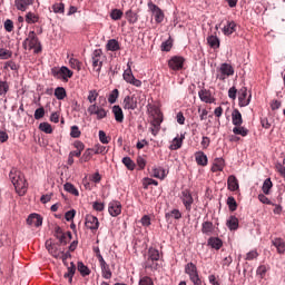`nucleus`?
Here are the masks:
<instances>
[{"label": "nucleus", "mask_w": 285, "mask_h": 285, "mask_svg": "<svg viewBox=\"0 0 285 285\" xmlns=\"http://www.w3.org/2000/svg\"><path fill=\"white\" fill-rule=\"evenodd\" d=\"M144 257L145 262L142 267L145 271H151V273H155V271H159V268H161V254L159 253V249L149 247Z\"/></svg>", "instance_id": "f257e3e1"}, {"label": "nucleus", "mask_w": 285, "mask_h": 285, "mask_svg": "<svg viewBox=\"0 0 285 285\" xmlns=\"http://www.w3.org/2000/svg\"><path fill=\"white\" fill-rule=\"evenodd\" d=\"M9 178L16 188V193H18L20 197H23V195L28 193V181L26 180L23 173L17 169H11Z\"/></svg>", "instance_id": "f03ea898"}, {"label": "nucleus", "mask_w": 285, "mask_h": 285, "mask_svg": "<svg viewBox=\"0 0 285 285\" xmlns=\"http://www.w3.org/2000/svg\"><path fill=\"white\" fill-rule=\"evenodd\" d=\"M39 46V38L37 37V33L35 31H30L28 37L22 42V48L24 50H33L36 53L41 52V47L37 48Z\"/></svg>", "instance_id": "7ed1b4c3"}, {"label": "nucleus", "mask_w": 285, "mask_h": 285, "mask_svg": "<svg viewBox=\"0 0 285 285\" xmlns=\"http://www.w3.org/2000/svg\"><path fill=\"white\" fill-rule=\"evenodd\" d=\"M185 273L188 275L190 282L194 285H202V278L199 277V271L197 269V265L194 263H188L185 265Z\"/></svg>", "instance_id": "20e7f679"}, {"label": "nucleus", "mask_w": 285, "mask_h": 285, "mask_svg": "<svg viewBox=\"0 0 285 285\" xmlns=\"http://www.w3.org/2000/svg\"><path fill=\"white\" fill-rule=\"evenodd\" d=\"M235 75V69L230 63H222L220 67L217 70L216 78H218L220 81H226L228 77H233Z\"/></svg>", "instance_id": "39448f33"}, {"label": "nucleus", "mask_w": 285, "mask_h": 285, "mask_svg": "<svg viewBox=\"0 0 285 285\" xmlns=\"http://www.w3.org/2000/svg\"><path fill=\"white\" fill-rule=\"evenodd\" d=\"M91 63L96 72H101V68L104 67V51L101 49H96L92 52Z\"/></svg>", "instance_id": "423d86ee"}, {"label": "nucleus", "mask_w": 285, "mask_h": 285, "mask_svg": "<svg viewBox=\"0 0 285 285\" xmlns=\"http://www.w3.org/2000/svg\"><path fill=\"white\" fill-rule=\"evenodd\" d=\"M122 78L127 83L135 86L136 88H141V80L135 78L132 75V69L130 68V62L127 63V69L122 73Z\"/></svg>", "instance_id": "0eeeda50"}, {"label": "nucleus", "mask_w": 285, "mask_h": 285, "mask_svg": "<svg viewBox=\"0 0 285 285\" xmlns=\"http://www.w3.org/2000/svg\"><path fill=\"white\" fill-rule=\"evenodd\" d=\"M85 226L95 235L97 230H99V218H97V216L88 214L85 217Z\"/></svg>", "instance_id": "6e6552de"}, {"label": "nucleus", "mask_w": 285, "mask_h": 285, "mask_svg": "<svg viewBox=\"0 0 285 285\" xmlns=\"http://www.w3.org/2000/svg\"><path fill=\"white\" fill-rule=\"evenodd\" d=\"M51 75L57 77V79H63L65 81H67L68 79H71L73 72L68 67H61L60 69H51Z\"/></svg>", "instance_id": "1a4fd4ad"}, {"label": "nucleus", "mask_w": 285, "mask_h": 285, "mask_svg": "<svg viewBox=\"0 0 285 285\" xmlns=\"http://www.w3.org/2000/svg\"><path fill=\"white\" fill-rule=\"evenodd\" d=\"M148 8L150 10V12L153 13V17L156 21V23H163L164 22V11L161 10V8H159L157 4L153 3V2H148Z\"/></svg>", "instance_id": "9d476101"}, {"label": "nucleus", "mask_w": 285, "mask_h": 285, "mask_svg": "<svg viewBox=\"0 0 285 285\" xmlns=\"http://www.w3.org/2000/svg\"><path fill=\"white\" fill-rule=\"evenodd\" d=\"M181 202L187 213H190V210H193V204H195V199L193 198V194H190L189 189H185L181 191Z\"/></svg>", "instance_id": "9b49d317"}, {"label": "nucleus", "mask_w": 285, "mask_h": 285, "mask_svg": "<svg viewBox=\"0 0 285 285\" xmlns=\"http://www.w3.org/2000/svg\"><path fill=\"white\" fill-rule=\"evenodd\" d=\"M185 61L184 57L175 56L168 61V67L174 71L184 70Z\"/></svg>", "instance_id": "f8f14e48"}, {"label": "nucleus", "mask_w": 285, "mask_h": 285, "mask_svg": "<svg viewBox=\"0 0 285 285\" xmlns=\"http://www.w3.org/2000/svg\"><path fill=\"white\" fill-rule=\"evenodd\" d=\"M124 110H137V96H126L122 100Z\"/></svg>", "instance_id": "ddd939ff"}, {"label": "nucleus", "mask_w": 285, "mask_h": 285, "mask_svg": "<svg viewBox=\"0 0 285 285\" xmlns=\"http://www.w3.org/2000/svg\"><path fill=\"white\" fill-rule=\"evenodd\" d=\"M89 115H96L97 119H106L108 111L106 109L97 106V104L90 105L88 107Z\"/></svg>", "instance_id": "4468645a"}, {"label": "nucleus", "mask_w": 285, "mask_h": 285, "mask_svg": "<svg viewBox=\"0 0 285 285\" xmlns=\"http://www.w3.org/2000/svg\"><path fill=\"white\" fill-rule=\"evenodd\" d=\"M108 212L111 217H119V215H121V203L118 200H111L108 205Z\"/></svg>", "instance_id": "2eb2a0df"}, {"label": "nucleus", "mask_w": 285, "mask_h": 285, "mask_svg": "<svg viewBox=\"0 0 285 285\" xmlns=\"http://www.w3.org/2000/svg\"><path fill=\"white\" fill-rule=\"evenodd\" d=\"M46 248L48 253L52 255V257H55L56 259H59V255H61V248H59V245L52 243V240L49 239L46 242Z\"/></svg>", "instance_id": "dca6fc26"}, {"label": "nucleus", "mask_w": 285, "mask_h": 285, "mask_svg": "<svg viewBox=\"0 0 285 285\" xmlns=\"http://www.w3.org/2000/svg\"><path fill=\"white\" fill-rule=\"evenodd\" d=\"M198 97L204 104H215V97L213 96V92L208 89H202L200 91H198Z\"/></svg>", "instance_id": "f3484780"}, {"label": "nucleus", "mask_w": 285, "mask_h": 285, "mask_svg": "<svg viewBox=\"0 0 285 285\" xmlns=\"http://www.w3.org/2000/svg\"><path fill=\"white\" fill-rule=\"evenodd\" d=\"M27 224L29 226H36V228H39V226H42L43 218L39 214H30L27 218Z\"/></svg>", "instance_id": "a211bd4d"}, {"label": "nucleus", "mask_w": 285, "mask_h": 285, "mask_svg": "<svg viewBox=\"0 0 285 285\" xmlns=\"http://www.w3.org/2000/svg\"><path fill=\"white\" fill-rule=\"evenodd\" d=\"M35 4V0H14V6L20 12H26L30 6Z\"/></svg>", "instance_id": "6ab92c4d"}, {"label": "nucleus", "mask_w": 285, "mask_h": 285, "mask_svg": "<svg viewBox=\"0 0 285 285\" xmlns=\"http://www.w3.org/2000/svg\"><path fill=\"white\" fill-rule=\"evenodd\" d=\"M111 112L118 124H124V109H121L119 105H115L111 109Z\"/></svg>", "instance_id": "aec40b11"}, {"label": "nucleus", "mask_w": 285, "mask_h": 285, "mask_svg": "<svg viewBox=\"0 0 285 285\" xmlns=\"http://www.w3.org/2000/svg\"><path fill=\"white\" fill-rule=\"evenodd\" d=\"M195 159L198 166H208V156L204 151H196Z\"/></svg>", "instance_id": "412c9836"}, {"label": "nucleus", "mask_w": 285, "mask_h": 285, "mask_svg": "<svg viewBox=\"0 0 285 285\" xmlns=\"http://www.w3.org/2000/svg\"><path fill=\"white\" fill-rule=\"evenodd\" d=\"M202 233L203 235L210 236L215 233V225H213V222H204L202 224Z\"/></svg>", "instance_id": "4be33fe9"}, {"label": "nucleus", "mask_w": 285, "mask_h": 285, "mask_svg": "<svg viewBox=\"0 0 285 285\" xmlns=\"http://www.w3.org/2000/svg\"><path fill=\"white\" fill-rule=\"evenodd\" d=\"M227 188L232 193H235V190H239V180H237V177L235 176H229L227 179Z\"/></svg>", "instance_id": "5701e85b"}, {"label": "nucleus", "mask_w": 285, "mask_h": 285, "mask_svg": "<svg viewBox=\"0 0 285 285\" xmlns=\"http://www.w3.org/2000/svg\"><path fill=\"white\" fill-rule=\"evenodd\" d=\"M224 166H226L224 158H216L212 166V173H222V170H224Z\"/></svg>", "instance_id": "b1692460"}, {"label": "nucleus", "mask_w": 285, "mask_h": 285, "mask_svg": "<svg viewBox=\"0 0 285 285\" xmlns=\"http://www.w3.org/2000/svg\"><path fill=\"white\" fill-rule=\"evenodd\" d=\"M185 139H186V136L184 135H180V137H175L171 141V145L169 146V150H179Z\"/></svg>", "instance_id": "393cba45"}, {"label": "nucleus", "mask_w": 285, "mask_h": 285, "mask_svg": "<svg viewBox=\"0 0 285 285\" xmlns=\"http://www.w3.org/2000/svg\"><path fill=\"white\" fill-rule=\"evenodd\" d=\"M272 244L277 249L278 255H284V253H285V242L282 238L272 239Z\"/></svg>", "instance_id": "a878e982"}, {"label": "nucleus", "mask_w": 285, "mask_h": 285, "mask_svg": "<svg viewBox=\"0 0 285 285\" xmlns=\"http://www.w3.org/2000/svg\"><path fill=\"white\" fill-rule=\"evenodd\" d=\"M232 124L234 126H242L244 124V119L242 118V112L238 109H234L232 112Z\"/></svg>", "instance_id": "bb28decb"}, {"label": "nucleus", "mask_w": 285, "mask_h": 285, "mask_svg": "<svg viewBox=\"0 0 285 285\" xmlns=\"http://www.w3.org/2000/svg\"><path fill=\"white\" fill-rule=\"evenodd\" d=\"M236 28H237V23H235V21H228L227 24L223 28V33L226 37H230V35L235 32Z\"/></svg>", "instance_id": "cd10ccee"}, {"label": "nucleus", "mask_w": 285, "mask_h": 285, "mask_svg": "<svg viewBox=\"0 0 285 285\" xmlns=\"http://www.w3.org/2000/svg\"><path fill=\"white\" fill-rule=\"evenodd\" d=\"M106 48L110 52H117V50H121V46L119 45V41L117 39L108 40Z\"/></svg>", "instance_id": "c85d7f7f"}, {"label": "nucleus", "mask_w": 285, "mask_h": 285, "mask_svg": "<svg viewBox=\"0 0 285 285\" xmlns=\"http://www.w3.org/2000/svg\"><path fill=\"white\" fill-rule=\"evenodd\" d=\"M125 17L128 23H131V24H135L137 23V21H139V16L137 14V12L132 11L131 9L126 11Z\"/></svg>", "instance_id": "c756f323"}, {"label": "nucleus", "mask_w": 285, "mask_h": 285, "mask_svg": "<svg viewBox=\"0 0 285 285\" xmlns=\"http://www.w3.org/2000/svg\"><path fill=\"white\" fill-rule=\"evenodd\" d=\"M100 268L104 279H111L112 271H110V265H108V263H104L102 265H100Z\"/></svg>", "instance_id": "7c9ffc66"}, {"label": "nucleus", "mask_w": 285, "mask_h": 285, "mask_svg": "<svg viewBox=\"0 0 285 285\" xmlns=\"http://www.w3.org/2000/svg\"><path fill=\"white\" fill-rule=\"evenodd\" d=\"M247 95L248 94L246 92V89L240 90V94L238 96V104L240 107H246L250 104V99H246Z\"/></svg>", "instance_id": "2f4dec72"}, {"label": "nucleus", "mask_w": 285, "mask_h": 285, "mask_svg": "<svg viewBox=\"0 0 285 285\" xmlns=\"http://www.w3.org/2000/svg\"><path fill=\"white\" fill-rule=\"evenodd\" d=\"M208 246H212V248H215V250H219V248L224 246V243L217 237H210L208 239Z\"/></svg>", "instance_id": "473e14b6"}, {"label": "nucleus", "mask_w": 285, "mask_h": 285, "mask_svg": "<svg viewBox=\"0 0 285 285\" xmlns=\"http://www.w3.org/2000/svg\"><path fill=\"white\" fill-rule=\"evenodd\" d=\"M227 226L229 230H237V228H239V219L235 216H230L227 220Z\"/></svg>", "instance_id": "72a5a7b5"}, {"label": "nucleus", "mask_w": 285, "mask_h": 285, "mask_svg": "<svg viewBox=\"0 0 285 285\" xmlns=\"http://www.w3.org/2000/svg\"><path fill=\"white\" fill-rule=\"evenodd\" d=\"M63 189L67 193H70V195H73L75 197H79V189L75 187L71 183H67L63 185Z\"/></svg>", "instance_id": "f704fd0d"}, {"label": "nucleus", "mask_w": 285, "mask_h": 285, "mask_svg": "<svg viewBox=\"0 0 285 285\" xmlns=\"http://www.w3.org/2000/svg\"><path fill=\"white\" fill-rule=\"evenodd\" d=\"M24 20L27 21V23L32 24V23H39V16L33 13L32 11H29L26 14Z\"/></svg>", "instance_id": "c9c22d12"}, {"label": "nucleus", "mask_w": 285, "mask_h": 285, "mask_svg": "<svg viewBox=\"0 0 285 285\" xmlns=\"http://www.w3.org/2000/svg\"><path fill=\"white\" fill-rule=\"evenodd\" d=\"M234 135H240V137H247L248 136V129L246 127H243L242 125L235 126L233 128Z\"/></svg>", "instance_id": "e433bc0d"}, {"label": "nucleus", "mask_w": 285, "mask_h": 285, "mask_svg": "<svg viewBox=\"0 0 285 285\" xmlns=\"http://www.w3.org/2000/svg\"><path fill=\"white\" fill-rule=\"evenodd\" d=\"M55 97L59 100V101H63V99H66L67 97V92H66V88L63 87H58L55 89Z\"/></svg>", "instance_id": "4c0bfd02"}, {"label": "nucleus", "mask_w": 285, "mask_h": 285, "mask_svg": "<svg viewBox=\"0 0 285 285\" xmlns=\"http://www.w3.org/2000/svg\"><path fill=\"white\" fill-rule=\"evenodd\" d=\"M51 8L56 14H63V12H66V4L62 2H56Z\"/></svg>", "instance_id": "58836bf2"}, {"label": "nucleus", "mask_w": 285, "mask_h": 285, "mask_svg": "<svg viewBox=\"0 0 285 285\" xmlns=\"http://www.w3.org/2000/svg\"><path fill=\"white\" fill-rule=\"evenodd\" d=\"M207 42L208 46H210V48H213L214 50H217V48H219V38H217V36H209L207 38Z\"/></svg>", "instance_id": "ea45409f"}, {"label": "nucleus", "mask_w": 285, "mask_h": 285, "mask_svg": "<svg viewBox=\"0 0 285 285\" xmlns=\"http://www.w3.org/2000/svg\"><path fill=\"white\" fill-rule=\"evenodd\" d=\"M271 188H273V181L271 180V178H266L262 187L264 195H269Z\"/></svg>", "instance_id": "a19ab883"}, {"label": "nucleus", "mask_w": 285, "mask_h": 285, "mask_svg": "<svg viewBox=\"0 0 285 285\" xmlns=\"http://www.w3.org/2000/svg\"><path fill=\"white\" fill-rule=\"evenodd\" d=\"M39 130H41V132H46V135H52V125L49 122H41L39 125Z\"/></svg>", "instance_id": "79ce46f5"}, {"label": "nucleus", "mask_w": 285, "mask_h": 285, "mask_svg": "<svg viewBox=\"0 0 285 285\" xmlns=\"http://www.w3.org/2000/svg\"><path fill=\"white\" fill-rule=\"evenodd\" d=\"M110 17L112 21H119V19L124 17V11H121V9H112L110 12Z\"/></svg>", "instance_id": "37998d69"}, {"label": "nucleus", "mask_w": 285, "mask_h": 285, "mask_svg": "<svg viewBox=\"0 0 285 285\" xmlns=\"http://www.w3.org/2000/svg\"><path fill=\"white\" fill-rule=\"evenodd\" d=\"M153 174L156 179H166V170L164 168H154Z\"/></svg>", "instance_id": "c03bdc74"}, {"label": "nucleus", "mask_w": 285, "mask_h": 285, "mask_svg": "<svg viewBox=\"0 0 285 285\" xmlns=\"http://www.w3.org/2000/svg\"><path fill=\"white\" fill-rule=\"evenodd\" d=\"M122 164L128 170H134L136 168L135 161L130 157H124Z\"/></svg>", "instance_id": "a18cd8bd"}, {"label": "nucleus", "mask_w": 285, "mask_h": 285, "mask_svg": "<svg viewBox=\"0 0 285 285\" xmlns=\"http://www.w3.org/2000/svg\"><path fill=\"white\" fill-rule=\"evenodd\" d=\"M227 206L232 213H235V210H237V200H235V197L229 196L227 198Z\"/></svg>", "instance_id": "49530a36"}, {"label": "nucleus", "mask_w": 285, "mask_h": 285, "mask_svg": "<svg viewBox=\"0 0 285 285\" xmlns=\"http://www.w3.org/2000/svg\"><path fill=\"white\" fill-rule=\"evenodd\" d=\"M78 271L80 275H82V277H86V275H90V269L81 262L78 263Z\"/></svg>", "instance_id": "de8ad7c7"}, {"label": "nucleus", "mask_w": 285, "mask_h": 285, "mask_svg": "<svg viewBox=\"0 0 285 285\" xmlns=\"http://www.w3.org/2000/svg\"><path fill=\"white\" fill-rule=\"evenodd\" d=\"M12 58V51L0 48V60L11 59Z\"/></svg>", "instance_id": "09e8293b"}, {"label": "nucleus", "mask_w": 285, "mask_h": 285, "mask_svg": "<svg viewBox=\"0 0 285 285\" xmlns=\"http://www.w3.org/2000/svg\"><path fill=\"white\" fill-rule=\"evenodd\" d=\"M165 217L166 219H170V217H174V219H181V212H179V209H173L170 213H167Z\"/></svg>", "instance_id": "8fccbe9b"}, {"label": "nucleus", "mask_w": 285, "mask_h": 285, "mask_svg": "<svg viewBox=\"0 0 285 285\" xmlns=\"http://www.w3.org/2000/svg\"><path fill=\"white\" fill-rule=\"evenodd\" d=\"M117 99H119V89H114L108 97L109 104H116Z\"/></svg>", "instance_id": "3c124183"}, {"label": "nucleus", "mask_w": 285, "mask_h": 285, "mask_svg": "<svg viewBox=\"0 0 285 285\" xmlns=\"http://www.w3.org/2000/svg\"><path fill=\"white\" fill-rule=\"evenodd\" d=\"M91 159H92V149L88 148L87 150H85L80 161L86 163V161H90Z\"/></svg>", "instance_id": "603ef678"}, {"label": "nucleus", "mask_w": 285, "mask_h": 285, "mask_svg": "<svg viewBox=\"0 0 285 285\" xmlns=\"http://www.w3.org/2000/svg\"><path fill=\"white\" fill-rule=\"evenodd\" d=\"M70 137H72L73 139H79V137H81V130H79V127L77 125L71 127Z\"/></svg>", "instance_id": "864d4df0"}, {"label": "nucleus", "mask_w": 285, "mask_h": 285, "mask_svg": "<svg viewBox=\"0 0 285 285\" xmlns=\"http://www.w3.org/2000/svg\"><path fill=\"white\" fill-rule=\"evenodd\" d=\"M69 65L73 70H77L78 72L79 70H81V61H79L78 59L71 58L69 60Z\"/></svg>", "instance_id": "5fc2aeb1"}, {"label": "nucleus", "mask_w": 285, "mask_h": 285, "mask_svg": "<svg viewBox=\"0 0 285 285\" xmlns=\"http://www.w3.org/2000/svg\"><path fill=\"white\" fill-rule=\"evenodd\" d=\"M8 90H10V85L6 81H0V97L8 95Z\"/></svg>", "instance_id": "6e6d98bb"}, {"label": "nucleus", "mask_w": 285, "mask_h": 285, "mask_svg": "<svg viewBox=\"0 0 285 285\" xmlns=\"http://www.w3.org/2000/svg\"><path fill=\"white\" fill-rule=\"evenodd\" d=\"M33 117L37 120L43 119V117H46V109L43 107L36 109Z\"/></svg>", "instance_id": "4d7b16f0"}, {"label": "nucleus", "mask_w": 285, "mask_h": 285, "mask_svg": "<svg viewBox=\"0 0 285 285\" xmlns=\"http://www.w3.org/2000/svg\"><path fill=\"white\" fill-rule=\"evenodd\" d=\"M173 49V40L170 38L161 43V50L164 52H170Z\"/></svg>", "instance_id": "13d9d810"}, {"label": "nucleus", "mask_w": 285, "mask_h": 285, "mask_svg": "<svg viewBox=\"0 0 285 285\" xmlns=\"http://www.w3.org/2000/svg\"><path fill=\"white\" fill-rule=\"evenodd\" d=\"M97 97H99V92L94 89L89 91L87 99L89 104H95V101H97Z\"/></svg>", "instance_id": "bf43d9fd"}, {"label": "nucleus", "mask_w": 285, "mask_h": 285, "mask_svg": "<svg viewBox=\"0 0 285 285\" xmlns=\"http://www.w3.org/2000/svg\"><path fill=\"white\" fill-rule=\"evenodd\" d=\"M70 239H72V233L67 232L62 235V237L59 238L60 244H68V242H70Z\"/></svg>", "instance_id": "052dcab7"}, {"label": "nucleus", "mask_w": 285, "mask_h": 285, "mask_svg": "<svg viewBox=\"0 0 285 285\" xmlns=\"http://www.w3.org/2000/svg\"><path fill=\"white\" fill-rule=\"evenodd\" d=\"M257 257H259V254L257 253V250L253 249L249 253L246 254L245 259L247 262H253V259H257Z\"/></svg>", "instance_id": "680f3d73"}, {"label": "nucleus", "mask_w": 285, "mask_h": 285, "mask_svg": "<svg viewBox=\"0 0 285 285\" xmlns=\"http://www.w3.org/2000/svg\"><path fill=\"white\" fill-rule=\"evenodd\" d=\"M4 30L7 32H12V30H14V22H12V20H10V19H7L4 21Z\"/></svg>", "instance_id": "e2e57ef3"}, {"label": "nucleus", "mask_w": 285, "mask_h": 285, "mask_svg": "<svg viewBox=\"0 0 285 285\" xmlns=\"http://www.w3.org/2000/svg\"><path fill=\"white\" fill-rule=\"evenodd\" d=\"M99 140L101 144H110V138L106 135V131L100 130L99 131Z\"/></svg>", "instance_id": "0e129e2a"}, {"label": "nucleus", "mask_w": 285, "mask_h": 285, "mask_svg": "<svg viewBox=\"0 0 285 285\" xmlns=\"http://www.w3.org/2000/svg\"><path fill=\"white\" fill-rule=\"evenodd\" d=\"M139 285H155V283L149 276H144L139 279Z\"/></svg>", "instance_id": "69168bd1"}, {"label": "nucleus", "mask_w": 285, "mask_h": 285, "mask_svg": "<svg viewBox=\"0 0 285 285\" xmlns=\"http://www.w3.org/2000/svg\"><path fill=\"white\" fill-rule=\"evenodd\" d=\"M266 272H267V268L265 267V265H261L256 269V275H259L261 278L264 279Z\"/></svg>", "instance_id": "338daca9"}, {"label": "nucleus", "mask_w": 285, "mask_h": 285, "mask_svg": "<svg viewBox=\"0 0 285 285\" xmlns=\"http://www.w3.org/2000/svg\"><path fill=\"white\" fill-rule=\"evenodd\" d=\"M75 215H77V212L75 209H71L65 214V219L67 222H72L75 219Z\"/></svg>", "instance_id": "774afa93"}]
</instances>
